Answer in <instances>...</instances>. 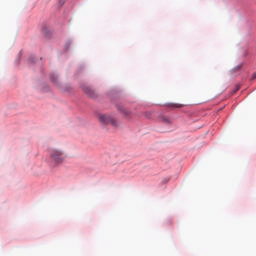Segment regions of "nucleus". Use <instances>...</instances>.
Listing matches in <instances>:
<instances>
[{"label":"nucleus","instance_id":"f257e3e1","mask_svg":"<svg viewBox=\"0 0 256 256\" xmlns=\"http://www.w3.org/2000/svg\"><path fill=\"white\" fill-rule=\"evenodd\" d=\"M50 161L55 165H61L65 161V153L59 149L50 150Z\"/></svg>","mask_w":256,"mask_h":256},{"label":"nucleus","instance_id":"f03ea898","mask_svg":"<svg viewBox=\"0 0 256 256\" xmlns=\"http://www.w3.org/2000/svg\"><path fill=\"white\" fill-rule=\"evenodd\" d=\"M98 119L100 121V123H103L104 125H112L113 127H119V122L117 121V119L106 115V114H100L98 115Z\"/></svg>","mask_w":256,"mask_h":256},{"label":"nucleus","instance_id":"7ed1b4c3","mask_svg":"<svg viewBox=\"0 0 256 256\" xmlns=\"http://www.w3.org/2000/svg\"><path fill=\"white\" fill-rule=\"evenodd\" d=\"M82 91L88 95V97H96L97 94L95 93V90L91 89L89 86H82Z\"/></svg>","mask_w":256,"mask_h":256},{"label":"nucleus","instance_id":"20e7f679","mask_svg":"<svg viewBox=\"0 0 256 256\" xmlns=\"http://www.w3.org/2000/svg\"><path fill=\"white\" fill-rule=\"evenodd\" d=\"M168 107L170 109H181V107H183V104H169Z\"/></svg>","mask_w":256,"mask_h":256},{"label":"nucleus","instance_id":"39448f33","mask_svg":"<svg viewBox=\"0 0 256 256\" xmlns=\"http://www.w3.org/2000/svg\"><path fill=\"white\" fill-rule=\"evenodd\" d=\"M123 115H125V117H127L128 119H130V117H132L131 115V111L129 109H123L122 110Z\"/></svg>","mask_w":256,"mask_h":256},{"label":"nucleus","instance_id":"423d86ee","mask_svg":"<svg viewBox=\"0 0 256 256\" xmlns=\"http://www.w3.org/2000/svg\"><path fill=\"white\" fill-rule=\"evenodd\" d=\"M253 79H256V73L253 74Z\"/></svg>","mask_w":256,"mask_h":256},{"label":"nucleus","instance_id":"0eeeda50","mask_svg":"<svg viewBox=\"0 0 256 256\" xmlns=\"http://www.w3.org/2000/svg\"><path fill=\"white\" fill-rule=\"evenodd\" d=\"M236 91H239V87L236 88L235 92H236Z\"/></svg>","mask_w":256,"mask_h":256}]
</instances>
